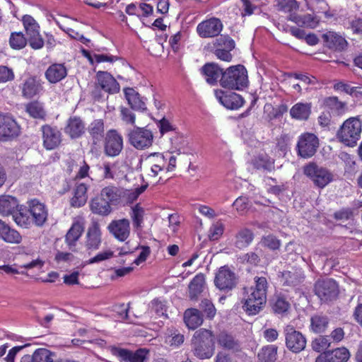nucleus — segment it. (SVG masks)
I'll return each mask as SVG.
<instances>
[{
  "label": "nucleus",
  "mask_w": 362,
  "mask_h": 362,
  "mask_svg": "<svg viewBox=\"0 0 362 362\" xmlns=\"http://www.w3.org/2000/svg\"><path fill=\"white\" fill-rule=\"evenodd\" d=\"M362 122L359 117L346 119L337 132V138L345 146L354 147L361 138Z\"/></svg>",
  "instance_id": "obj_1"
},
{
  "label": "nucleus",
  "mask_w": 362,
  "mask_h": 362,
  "mask_svg": "<svg viewBox=\"0 0 362 362\" xmlns=\"http://www.w3.org/2000/svg\"><path fill=\"white\" fill-rule=\"evenodd\" d=\"M192 351L199 359L210 358L214 353V335L206 329L195 332L192 339Z\"/></svg>",
  "instance_id": "obj_2"
},
{
  "label": "nucleus",
  "mask_w": 362,
  "mask_h": 362,
  "mask_svg": "<svg viewBox=\"0 0 362 362\" xmlns=\"http://www.w3.org/2000/svg\"><path fill=\"white\" fill-rule=\"evenodd\" d=\"M219 83L224 88L242 90L248 84L247 70L243 65L232 66L222 73Z\"/></svg>",
  "instance_id": "obj_3"
},
{
  "label": "nucleus",
  "mask_w": 362,
  "mask_h": 362,
  "mask_svg": "<svg viewBox=\"0 0 362 362\" xmlns=\"http://www.w3.org/2000/svg\"><path fill=\"white\" fill-rule=\"evenodd\" d=\"M100 88L109 94H115L119 91L120 86L110 73L100 71L96 74L95 88L91 91L94 99L99 100L102 97Z\"/></svg>",
  "instance_id": "obj_4"
},
{
  "label": "nucleus",
  "mask_w": 362,
  "mask_h": 362,
  "mask_svg": "<svg viewBox=\"0 0 362 362\" xmlns=\"http://www.w3.org/2000/svg\"><path fill=\"white\" fill-rule=\"evenodd\" d=\"M314 291L320 300L325 303L336 300L339 293L338 284L332 279L317 280Z\"/></svg>",
  "instance_id": "obj_5"
},
{
  "label": "nucleus",
  "mask_w": 362,
  "mask_h": 362,
  "mask_svg": "<svg viewBox=\"0 0 362 362\" xmlns=\"http://www.w3.org/2000/svg\"><path fill=\"white\" fill-rule=\"evenodd\" d=\"M303 172L320 188L325 187L333 180V175L328 170L314 163L305 166Z\"/></svg>",
  "instance_id": "obj_6"
},
{
  "label": "nucleus",
  "mask_w": 362,
  "mask_h": 362,
  "mask_svg": "<svg viewBox=\"0 0 362 362\" xmlns=\"http://www.w3.org/2000/svg\"><path fill=\"white\" fill-rule=\"evenodd\" d=\"M129 141L134 148L142 150L152 145L153 136L146 128L136 127L128 134Z\"/></svg>",
  "instance_id": "obj_7"
},
{
  "label": "nucleus",
  "mask_w": 362,
  "mask_h": 362,
  "mask_svg": "<svg viewBox=\"0 0 362 362\" xmlns=\"http://www.w3.org/2000/svg\"><path fill=\"white\" fill-rule=\"evenodd\" d=\"M238 278L235 274L227 266L221 267L214 279L215 286L221 291L228 292L237 285Z\"/></svg>",
  "instance_id": "obj_8"
},
{
  "label": "nucleus",
  "mask_w": 362,
  "mask_h": 362,
  "mask_svg": "<svg viewBox=\"0 0 362 362\" xmlns=\"http://www.w3.org/2000/svg\"><path fill=\"white\" fill-rule=\"evenodd\" d=\"M319 142L317 137L311 133L302 134L297 144L298 153L302 158L312 157L318 148Z\"/></svg>",
  "instance_id": "obj_9"
},
{
  "label": "nucleus",
  "mask_w": 362,
  "mask_h": 362,
  "mask_svg": "<svg viewBox=\"0 0 362 362\" xmlns=\"http://www.w3.org/2000/svg\"><path fill=\"white\" fill-rule=\"evenodd\" d=\"M286 347L293 353H299L306 346V339L301 332L293 327L287 326L284 330Z\"/></svg>",
  "instance_id": "obj_10"
},
{
  "label": "nucleus",
  "mask_w": 362,
  "mask_h": 362,
  "mask_svg": "<svg viewBox=\"0 0 362 362\" xmlns=\"http://www.w3.org/2000/svg\"><path fill=\"white\" fill-rule=\"evenodd\" d=\"M123 148V139L115 129L109 130L105 137V153L111 157L118 156Z\"/></svg>",
  "instance_id": "obj_11"
},
{
  "label": "nucleus",
  "mask_w": 362,
  "mask_h": 362,
  "mask_svg": "<svg viewBox=\"0 0 362 362\" xmlns=\"http://www.w3.org/2000/svg\"><path fill=\"white\" fill-rule=\"evenodd\" d=\"M43 146L47 150H53L58 147L62 141V133L55 127L48 124L41 127Z\"/></svg>",
  "instance_id": "obj_12"
},
{
  "label": "nucleus",
  "mask_w": 362,
  "mask_h": 362,
  "mask_svg": "<svg viewBox=\"0 0 362 362\" xmlns=\"http://www.w3.org/2000/svg\"><path fill=\"white\" fill-rule=\"evenodd\" d=\"M28 205L33 224L37 227L43 226L48 217V210L46 206L37 199L28 202Z\"/></svg>",
  "instance_id": "obj_13"
},
{
  "label": "nucleus",
  "mask_w": 362,
  "mask_h": 362,
  "mask_svg": "<svg viewBox=\"0 0 362 362\" xmlns=\"http://www.w3.org/2000/svg\"><path fill=\"white\" fill-rule=\"evenodd\" d=\"M222 28L221 21L218 18H212L200 23L197 31L202 37H214L219 35Z\"/></svg>",
  "instance_id": "obj_14"
},
{
  "label": "nucleus",
  "mask_w": 362,
  "mask_h": 362,
  "mask_svg": "<svg viewBox=\"0 0 362 362\" xmlns=\"http://www.w3.org/2000/svg\"><path fill=\"white\" fill-rule=\"evenodd\" d=\"M107 229L115 238L124 242L130 235V222L127 218L114 220L110 223Z\"/></svg>",
  "instance_id": "obj_15"
},
{
  "label": "nucleus",
  "mask_w": 362,
  "mask_h": 362,
  "mask_svg": "<svg viewBox=\"0 0 362 362\" xmlns=\"http://www.w3.org/2000/svg\"><path fill=\"white\" fill-rule=\"evenodd\" d=\"M102 243V232L100 224L93 222L88 228L86 235L85 247L88 251L97 250Z\"/></svg>",
  "instance_id": "obj_16"
},
{
  "label": "nucleus",
  "mask_w": 362,
  "mask_h": 362,
  "mask_svg": "<svg viewBox=\"0 0 362 362\" xmlns=\"http://www.w3.org/2000/svg\"><path fill=\"white\" fill-rule=\"evenodd\" d=\"M112 353L127 362H146L148 354V351L144 349H140L133 352L118 347H112Z\"/></svg>",
  "instance_id": "obj_17"
},
{
  "label": "nucleus",
  "mask_w": 362,
  "mask_h": 362,
  "mask_svg": "<svg viewBox=\"0 0 362 362\" xmlns=\"http://www.w3.org/2000/svg\"><path fill=\"white\" fill-rule=\"evenodd\" d=\"M266 301L267 296H262L250 290V293L245 298L243 308L249 315H256L262 309Z\"/></svg>",
  "instance_id": "obj_18"
},
{
  "label": "nucleus",
  "mask_w": 362,
  "mask_h": 362,
  "mask_svg": "<svg viewBox=\"0 0 362 362\" xmlns=\"http://www.w3.org/2000/svg\"><path fill=\"white\" fill-rule=\"evenodd\" d=\"M19 132V126L11 115L0 113V136L14 137L18 135Z\"/></svg>",
  "instance_id": "obj_19"
},
{
  "label": "nucleus",
  "mask_w": 362,
  "mask_h": 362,
  "mask_svg": "<svg viewBox=\"0 0 362 362\" xmlns=\"http://www.w3.org/2000/svg\"><path fill=\"white\" fill-rule=\"evenodd\" d=\"M214 94L217 100L226 108L237 110L242 107L244 100L239 94L231 93L226 95L221 90H215Z\"/></svg>",
  "instance_id": "obj_20"
},
{
  "label": "nucleus",
  "mask_w": 362,
  "mask_h": 362,
  "mask_svg": "<svg viewBox=\"0 0 362 362\" xmlns=\"http://www.w3.org/2000/svg\"><path fill=\"white\" fill-rule=\"evenodd\" d=\"M349 358V350L345 347H340L321 354L316 358L315 362H346Z\"/></svg>",
  "instance_id": "obj_21"
},
{
  "label": "nucleus",
  "mask_w": 362,
  "mask_h": 362,
  "mask_svg": "<svg viewBox=\"0 0 362 362\" xmlns=\"http://www.w3.org/2000/svg\"><path fill=\"white\" fill-rule=\"evenodd\" d=\"M22 95L26 98H32L42 90V86L35 76H29L21 85Z\"/></svg>",
  "instance_id": "obj_22"
},
{
  "label": "nucleus",
  "mask_w": 362,
  "mask_h": 362,
  "mask_svg": "<svg viewBox=\"0 0 362 362\" xmlns=\"http://www.w3.org/2000/svg\"><path fill=\"white\" fill-rule=\"evenodd\" d=\"M322 39L328 48L335 51H342L347 46V42L344 37L332 31L323 34Z\"/></svg>",
  "instance_id": "obj_23"
},
{
  "label": "nucleus",
  "mask_w": 362,
  "mask_h": 362,
  "mask_svg": "<svg viewBox=\"0 0 362 362\" xmlns=\"http://www.w3.org/2000/svg\"><path fill=\"white\" fill-rule=\"evenodd\" d=\"M216 340L218 344L224 349L233 352H238L241 350L240 341L226 332H220L217 335Z\"/></svg>",
  "instance_id": "obj_24"
},
{
  "label": "nucleus",
  "mask_w": 362,
  "mask_h": 362,
  "mask_svg": "<svg viewBox=\"0 0 362 362\" xmlns=\"http://www.w3.org/2000/svg\"><path fill=\"white\" fill-rule=\"evenodd\" d=\"M64 130L71 139H77L84 133L85 125L80 117H72L68 119Z\"/></svg>",
  "instance_id": "obj_25"
},
{
  "label": "nucleus",
  "mask_w": 362,
  "mask_h": 362,
  "mask_svg": "<svg viewBox=\"0 0 362 362\" xmlns=\"http://www.w3.org/2000/svg\"><path fill=\"white\" fill-rule=\"evenodd\" d=\"M45 77L51 83H56L67 75V69L64 64H53L45 71Z\"/></svg>",
  "instance_id": "obj_26"
},
{
  "label": "nucleus",
  "mask_w": 362,
  "mask_h": 362,
  "mask_svg": "<svg viewBox=\"0 0 362 362\" xmlns=\"http://www.w3.org/2000/svg\"><path fill=\"white\" fill-rule=\"evenodd\" d=\"M0 238L12 244H19L22 236L18 231L11 228L8 224L0 219Z\"/></svg>",
  "instance_id": "obj_27"
},
{
  "label": "nucleus",
  "mask_w": 362,
  "mask_h": 362,
  "mask_svg": "<svg viewBox=\"0 0 362 362\" xmlns=\"http://www.w3.org/2000/svg\"><path fill=\"white\" fill-rule=\"evenodd\" d=\"M124 93L128 104L133 110L139 111L146 110L145 101L134 89L127 88L124 89Z\"/></svg>",
  "instance_id": "obj_28"
},
{
  "label": "nucleus",
  "mask_w": 362,
  "mask_h": 362,
  "mask_svg": "<svg viewBox=\"0 0 362 362\" xmlns=\"http://www.w3.org/2000/svg\"><path fill=\"white\" fill-rule=\"evenodd\" d=\"M305 278L304 272L301 269L286 271L282 274L284 285L291 287L299 286L304 281Z\"/></svg>",
  "instance_id": "obj_29"
},
{
  "label": "nucleus",
  "mask_w": 362,
  "mask_h": 362,
  "mask_svg": "<svg viewBox=\"0 0 362 362\" xmlns=\"http://www.w3.org/2000/svg\"><path fill=\"white\" fill-rule=\"evenodd\" d=\"M88 186L84 183H78L74 189V196L70 200L71 206L78 208L83 206L88 199Z\"/></svg>",
  "instance_id": "obj_30"
},
{
  "label": "nucleus",
  "mask_w": 362,
  "mask_h": 362,
  "mask_svg": "<svg viewBox=\"0 0 362 362\" xmlns=\"http://www.w3.org/2000/svg\"><path fill=\"white\" fill-rule=\"evenodd\" d=\"M88 132L94 145L100 144L104 137L103 120L100 119L93 120L88 127Z\"/></svg>",
  "instance_id": "obj_31"
},
{
  "label": "nucleus",
  "mask_w": 362,
  "mask_h": 362,
  "mask_svg": "<svg viewBox=\"0 0 362 362\" xmlns=\"http://www.w3.org/2000/svg\"><path fill=\"white\" fill-rule=\"evenodd\" d=\"M123 193L122 189L110 185L103 188L100 195L111 205H115L119 202Z\"/></svg>",
  "instance_id": "obj_32"
},
{
  "label": "nucleus",
  "mask_w": 362,
  "mask_h": 362,
  "mask_svg": "<svg viewBox=\"0 0 362 362\" xmlns=\"http://www.w3.org/2000/svg\"><path fill=\"white\" fill-rule=\"evenodd\" d=\"M19 207L18 200L10 195L0 197V214L3 216L13 215Z\"/></svg>",
  "instance_id": "obj_33"
},
{
  "label": "nucleus",
  "mask_w": 362,
  "mask_h": 362,
  "mask_svg": "<svg viewBox=\"0 0 362 362\" xmlns=\"http://www.w3.org/2000/svg\"><path fill=\"white\" fill-rule=\"evenodd\" d=\"M184 321L189 329H195L202 324L203 316L199 310L189 308L184 313Z\"/></svg>",
  "instance_id": "obj_34"
},
{
  "label": "nucleus",
  "mask_w": 362,
  "mask_h": 362,
  "mask_svg": "<svg viewBox=\"0 0 362 362\" xmlns=\"http://www.w3.org/2000/svg\"><path fill=\"white\" fill-rule=\"evenodd\" d=\"M202 74L206 76L208 83L214 85L217 83L220 76L224 72L217 64L214 63L206 64L202 68Z\"/></svg>",
  "instance_id": "obj_35"
},
{
  "label": "nucleus",
  "mask_w": 362,
  "mask_h": 362,
  "mask_svg": "<svg viewBox=\"0 0 362 362\" xmlns=\"http://www.w3.org/2000/svg\"><path fill=\"white\" fill-rule=\"evenodd\" d=\"M205 286V278L202 274H197L189 284V297L191 300H197L202 293Z\"/></svg>",
  "instance_id": "obj_36"
},
{
  "label": "nucleus",
  "mask_w": 362,
  "mask_h": 362,
  "mask_svg": "<svg viewBox=\"0 0 362 362\" xmlns=\"http://www.w3.org/2000/svg\"><path fill=\"white\" fill-rule=\"evenodd\" d=\"M90 207L93 214L100 216H107L112 211L111 204L104 199H102L101 195L91 200Z\"/></svg>",
  "instance_id": "obj_37"
},
{
  "label": "nucleus",
  "mask_w": 362,
  "mask_h": 362,
  "mask_svg": "<svg viewBox=\"0 0 362 362\" xmlns=\"http://www.w3.org/2000/svg\"><path fill=\"white\" fill-rule=\"evenodd\" d=\"M254 239V233L252 231L247 228L240 229L235 236L234 245L239 248L243 249L250 245Z\"/></svg>",
  "instance_id": "obj_38"
},
{
  "label": "nucleus",
  "mask_w": 362,
  "mask_h": 362,
  "mask_svg": "<svg viewBox=\"0 0 362 362\" xmlns=\"http://www.w3.org/2000/svg\"><path fill=\"white\" fill-rule=\"evenodd\" d=\"M311 113V105L308 103H298L290 110V115L293 119L307 120Z\"/></svg>",
  "instance_id": "obj_39"
},
{
  "label": "nucleus",
  "mask_w": 362,
  "mask_h": 362,
  "mask_svg": "<svg viewBox=\"0 0 362 362\" xmlns=\"http://www.w3.org/2000/svg\"><path fill=\"white\" fill-rule=\"evenodd\" d=\"M12 216L15 223L21 228H29L33 223L29 209L22 206L17 209Z\"/></svg>",
  "instance_id": "obj_40"
},
{
  "label": "nucleus",
  "mask_w": 362,
  "mask_h": 362,
  "mask_svg": "<svg viewBox=\"0 0 362 362\" xmlns=\"http://www.w3.org/2000/svg\"><path fill=\"white\" fill-rule=\"evenodd\" d=\"M84 227L79 221L74 222L66 234L65 240L69 248L76 245V243L82 235Z\"/></svg>",
  "instance_id": "obj_41"
},
{
  "label": "nucleus",
  "mask_w": 362,
  "mask_h": 362,
  "mask_svg": "<svg viewBox=\"0 0 362 362\" xmlns=\"http://www.w3.org/2000/svg\"><path fill=\"white\" fill-rule=\"evenodd\" d=\"M329 325V318L322 314H315L310 319L311 330L321 333L326 330Z\"/></svg>",
  "instance_id": "obj_42"
},
{
  "label": "nucleus",
  "mask_w": 362,
  "mask_h": 362,
  "mask_svg": "<svg viewBox=\"0 0 362 362\" xmlns=\"http://www.w3.org/2000/svg\"><path fill=\"white\" fill-rule=\"evenodd\" d=\"M277 346L267 345L261 349L257 354L259 362H275L277 355Z\"/></svg>",
  "instance_id": "obj_43"
},
{
  "label": "nucleus",
  "mask_w": 362,
  "mask_h": 362,
  "mask_svg": "<svg viewBox=\"0 0 362 362\" xmlns=\"http://www.w3.org/2000/svg\"><path fill=\"white\" fill-rule=\"evenodd\" d=\"M271 305L273 311L276 314H284L288 312L291 307L288 299L282 295L275 296Z\"/></svg>",
  "instance_id": "obj_44"
},
{
  "label": "nucleus",
  "mask_w": 362,
  "mask_h": 362,
  "mask_svg": "<svg viewBox=\"0 0 362 362\" xmlns=\"http://www.w3.org/2000/svg\"><path fill=\"white\" fill-rule=\"evenodd\" d=\"M33 362H57L56 353L47 349H37L33 353Z\"/></svg>",
  "instance_id": "obj_45"
},
{
  "label": "nucleus",
  "mask_w": 362,
  "mask_h": 362,
  "mask_svg": "<svg viewBox=\"0 0 362 362\" xmlns=\"http://www.w3.org/2000/svg\"><path fill=\"white\" fill-rule=\"evenodd\" d=\"M254 167L258 170L271 171L274 168V160L267 155L260 154L252 160Z\"/></svg>",
  "instance_id": "obj_46"
},
{
  "label": "nucleus",
  "mask_w": 362,
  "mask_h": 362,
  "mask_svg": "<svg viewBox=\"0 0 362 362\" xmlns=\"http://www.w3.org/2000/svg\"><path fill=\"white\" fill-rule=\"evenodd\" d=\"M25 110L33 118L44 119L46 115L42 105L37 101H33L27 104Z\"/></svg>",
  "instance_id": "obj_47"
},
{
  "label": "nucleus",
  "mask_w": 362,
  "mask_h": 362,
  "mask_svg": "<svg viewBox=\"0 0 362 362\" xmlns=\"http://www.w3.org/2000/svg\"><path fill=\"white\" fill-rule=\"evenodd\" d=\"M9 43L13 49H21L26 45L27 39L21 32L12 33L10 37Z\"/></svg>",
  "instance_id": "obj_48"
},
{
  "label": "nucleus",
  "mask_w": 362,
  "mask_h": 362,
  "mask_svg": "<svg viewBox=\"0 0 362 362\" xmlns=\"http://www.w3.org/2000/svg\"><path fill=\"white\" fill-rule=\"evenodd\" d=\"M22 21L26 35L40 31V25L33 16L25 15L23 16Z\"/></svg>",
  "instance_id": "obj_49"
},
{
  "label": "nucleus",
  "mask_w": 362,
  "mask_h": 362,
  "mask_svg": "<svg viewBox=\"0 0 362 362\" xmlns=\"http://www.w3.org/2000/svg\"><path fill=\"white\" fill-rule=\"evenodd\" d=\"M276 6L279 11L285 13H292L298 8V4L296 0H276Z\"/></svg>",
  "instance_id": "obj_50"
},
{
  "label": "nucleus",
  "mask_w": 362,
  "mask_h": 362,
  "mask_svg": "<svg viewBox=\"0 0 362 362\" xmlns=\"http://www.w3.org/2000/svg\"><path fill=\"white\" fill-rule=\"evenodd\" d=\"M312 348L317 352H322L328 349L330 341L327 336H319L312 341Z\"/></svg>",
  "instance_id": "obj_51"
},
{
  "label": "nucleus",
  "mask_w": 362,
  "mask_h": 362,
  "mask_svg": "<svg viewBox=\"0 0 362 362\" xmlns=\"http://www.w3.org/2000/svg\"><path fill=\"white\" fill-rule=\"evenodd\" d=\"M300 26L315 28L318 21L310 14L304 15L303 16H294L292 19Z\"/></svg>",
  "instance_id": "obj_52"
},
{
  "label": "nucleus",
  "mask_w": 362,
  "mask_h": 362,
  "mask_svg": "<svg viewBox=\"0 0 362 362\" xmlns=\"http://www.w3.org/2000/svg\"><path fill=\"white\" fill-rule=\"evenodd\" d=\"M144 215V210L142 207L139 205H136L135 206L132 207L130 216L134 227L139 228L141 226Z\"/></svg>",
  "instance_id": "obj_53"
},
{
  "label": "nucleus",
  "mask_w": 362,
  "mask_h": 362,
  "mask_svg": "<svg viewBox=\"0 0 362 362\" xmlns=\"http://www.w3.org/2000/svg\"><path fill=\"white\" fill-rule=\"evenodd\" d=\"M151 312L155 313L159 317H167L166 305L159 299L153 300L149 304Z\"/></svg>",
  "instance_id": "obj_54"
},
{
  "label": "nucleus",
  "mask_w": 362,
  "mask_h": 362,
  "mask_svg": "<svg viewBox=\"0 0 362 362\" xmlns=\"http://www.w3.org/2000/svg\"><path fill=\"white\" fill-rule=\"evenodd\" d=\"M30 46L34 49H41L44 46V40L40 34V31L27 35Z\"/></svg>",
  "instance_id": "obj_55"
},
{
  "label": "nucleus",
  "mask_w": 362,
  "mask_h": 362,
  "mask_svg": "<svg viewBox=\"0 0 362 362\" xmlns=\"http://www.w3.org/2000/svg\"><path fill=\"white\" fill-rule=\"evenodd\" d=\"M255 287L250 288V291L262 296H267V281L264 277H255Z\"/></svg>",
  "instance_id": "obj_56"
},
{
  "label": "nucleus",
  "mask_w": 362,
  "mask_h": 362,
  "mask_svg": "<svg viewBox=\"0 0 362 362\" xmlns=\"http://www.w3.org/2000/svg\"><path fill=\"white\" fill-rule=\"evenodd\" d=\"M214 45L217 48L233 49L235 47V42L230 37L221 35L216 40Z\"/></svg>",
  "instance_id": "obj_57"
},
{
  "label": "nucleus",
  "mask_w": 362,
  "mask_h": 362,
  "mask_svg": "<svg viewBox=\"0 0 362 362\" xmlns=\"http://www.w3.org/2000/svg\"><path fill=\"white\" fill-rule=\"evenodd\" d=\"M262 243L264 247L272 250H278L281 245L280 240L272 235L263 237L262 239Z\"/></svg>",
  "instance_id": "obj_58"
},
{
  "label": "nucleus",
  "mask_w": 362,
  "mask_h": 362,
  "mask_svg": "<svg viewBox=\"0 0 362 362\" xmlns=\"http://www.w3.org/2000/svg\"><path fill=\"white\" fill-rule=\"evenodd\" d=\"M224 226L221 222L213 224L209 230V238L212 240H218L223 234Z\"/></svg>",
  "instance_id": "obj_59"
},
{
  "label": "nucleus",
  "mask_w": 362,
  "mask_h": 362,
  "mask_svg": "<svg viewBox=\"0 0 362 362\" xmlns=\"http://www.w3.org/2000/svg\"><path fill=\"white\" fill-rule=\"evenodd\" d=\"M14 78L13 70L6 66H0V83L11 81Z\"/></svg>",
  "instance_id": "obj_60"
},
{
  "label": "nucleus",
  "mask_w": 362,
  "mask_h": 362,
  "mask_svg": "<svg viewBox=\"0 0 362 362\" xmlns=\"http://www.w3.org/2000/svg\"><path fill=\"white\" fill-rule=\"evenodd\" d=\"M201 307L209 318H212L214 317L216 314V309L210 300L207 299L203 300L201 303Z\"/></svg>",
  "instance_id": "obj_61"
},
{
  "label": "nucleus",
  "mask_w": 362,
  "mask_h": 362,
  "mask_svg": "<svg viewBox=\"0 0 362 362\" xmlns=\"http://www.w3.org/2000/svg\"><path fill=\"white\" fill-rule=\"evenodd\" d=\"M113 256V252L110 250L104 251L98 253L93 258L88 260V264H93L99 262H102L111 258Z\"/></svg>",
  "instance_id": "obj_62"
},
{
  "label": "nucleus",
  "mask_w": 362,
  "mask_h": 362,
  "mask_svg": "<svg viewBox=\"0 0 362 362\" xmlns=\"http://www.w3.org/2000/svg\"><path fill=\"white\" fill-rule=\"evenodd\" d=\"M121 115L122 120L131 124H134L135 123V115L127 107L121 108Z\"/></svg>",
  "instance_id": "obj_63"
},
{
  "label": "nucleus",
  "mask_w": 362,
  "mask_h": 362,
  "mask_svg": "<svg viewBox=\"0 0 362 362\" xmlns=\"http://www.w3.org/2000/svg\"><path fill=\"white\" fill-rule=\"evenodd\" d=\"M231 49L216 48L215 50V55L220 59L225 62H230L232 59V55L230 53Z\"/></svg>",
  "instance_id": "obj_64"
}]
</instances>
